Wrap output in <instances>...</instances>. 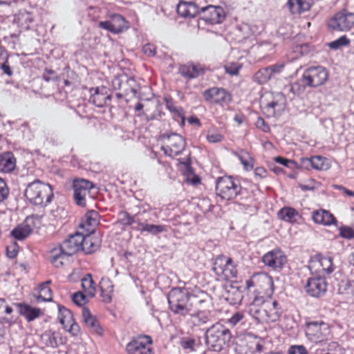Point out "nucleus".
I'll list each match as a JSON object with an SVG mask.
<instances>
[{
    "mask_svg": "<svg viewBox=\"0 0 354 354\" xmlns=\"http://www.w3.org/2000/svg\"><path fill=\"white\" fill-rule=\"evenodd\" d=\"M26 198L34 205L46 207L54 198L52 186L40 180H35L29 183L24 192Z\"/></svg>",
    "mask_w": 354,
    "mask_h": 354,
    "instance_id": "f257e3e1",
    "label": "nucleus"
},
{
    "mask_svg": "<svg viewBox=\"0 0 354 354\" xmlns=\"http://www.w3.org/2000/svg\"><path fill=\"white\" fill-rule=\"evenodd\" d=\"M232 337L230 330L219 323L213 324L205 333V344L208 349L217 353L228 346Z\"/></svg>",
    "mask_w": 354,
    "mask_h": 354,
    "instance_id": "f03ea898",
    "label": "nucleus"
},
{
    "mask_svg": "<svg viewBox=\"0 0 354 354\" xmlns=\"http://www.w3.org/2000/svg\"><path fill=\"white\" fill-rule=\"evenodd\" d=\"M169 310L175 315L186 317L191 314V292L185 287L173 288L167 294Z\"/></svg>",
    "mask_w": 354,
    "mask_h": 354,
    "instance_id": "7ed1b4c3",
    "label": "nucleus"
},
{
    "mask_svg": "<svg viewBox=\"0 0 354 354\" xmlns=\"http://www.w3.org/2000/svg\"><path fill=\"white\" fill-rule=\"evenodd\" d=\"M305 335L311 342L322 344L330 335V325L323 320L306 318L304 324Z\"/></svg>",
    "mask_w": 354,
    "mask_h": 354,
    "instance_id": "20e7f679",
    "label": "nucleus"
},
{
    "mask_svg": "<svg viewBox=\"0 0 354 354\" xmlns=\"http://www.w3.org/2000/svg\"><path fill=\"white\" fill-rule=\"evenodd\" d=\"M242 187L239 180L231 176H224L216 179V194L223 200H232L240 195Z\"/></svg>",
    "mask_w": 354,
    "mask_h": 354,
    "instance_id": "39448f33",
    "label": "nucleus"
},
{
    "mask_svg": "<svg viewBox=\"0 0 354 354\" xmlns=\"http://www.w3.org/2000/svg\"><path fill=\"white\" fill-rule=\"evenodd\" d=\"M328 71L322 66H310L304 70L301 80L308 87L317 88L324 85L328 80Z\"/></svg>",
    "mask_w": 354,
    "mask_h": 354,
    "instance_id": "423d86ee",
    "label": "nucleus"
},
{
    "mask_svg": "<svg viewBox=\"0 0 354 354\" xmlns=\"http://www.w3.org/2000/svg\"><path fill=\"white\" fill-rule=\"evenodd\" d=\"M160 139L164 143L161 150L171 157L180 154L186 145L184 138L176 133H165L160 136Z\"/></svg>",
    "mask_w": 354,
    "mask_h": 354,
    "instance_id": "0eeeda50",
    "label": "nucleus"
},
{
    "mask_svg": "<svg viewBox=\"0 0 354 354\" xmlns=\"http://www.w3.org/2000/svg\"><path fill=\"white\" fill-rule=\"evenodd\" d=\"M353 26L354 12L346 9L336 12L328 22V27L333 31H349Z\"/></svg>",
    "mask_w": 354,
    "mask_h": 354,
    "instance_id": "6e6552de",
    "label": "nucleus"
},
{
    "mask_svg": "<svg viewBox=\"0 0 354 354\" xmlns=\"http://www.w3.org/2000/svg\"><path fill=\"white\" fill-rule=\"evenodd\" d=\"M204 100L210 104L224 106L228 105L232 100V95L224 88L211 87L202 92Z\"/></svg>",
    "mask_w": 354,
    "mask_h": 354,
    "instance_id": "1a4fd4ad",
    "label": "nucleus"
},
{
    "mask_svg": "<svg viewBox=\"0 0 354 354\" xmlns=\"http://www.w3.org/2000/svg\"><path fill=\"white\" fill-rule=\"evenodd\" d=\"M247 288L257 286L259 290L254 291V295L259 292L264 293L270 296L274 291V283L272 278L264 273H258L253 274L252 277L246 281Z\"/></svg>",
    "mask_w": 354,
    "mask_h": 354,
    "instance_id": "9d476101",
    "label": "nucleus"
},
{
    "mask_svg": "<svg viewBox=\"0 0 354 354\" xmlns=\"http://www.w3.org/2000/svg\"><path fill=\"white\" fill-rule=\"evenodd\" d=\"M93 182L84 178H77L73 181V198L80 207H86V196L90 194L91 190L94 187Z\"/></svg>",
    "mask_w": 354,
    "mask_h": 354,
    "instance_id": "9b49d317",
    "label": "nucleus"
},
{
    "mask_svg": "<svg viewBox=\"0 0 354 354\" xmlns=\"http://www.w3.org/2000/svg\"><path fill=\"white\" fill-rule=\"evenodd\" d=\"M213 270L216 275L223 277L226 279L236 278L237 270L231 258H216L213 266Z\"/></svg>",
    "mask_w": 354,
    "mask_h": 354,
    "instance_id": "f8f14e48",
    "label": "nucleus"
},
{
    "mask_svg": "<svg viewBox=\"0 0 354 354\" xmlns=\"http://www.w3.org/2000/svg\"><path fill=\"white\" fill-rule=\"evenodd\" d=\"M264 265L273 270H281L287 262V257L284 252L278 248L266 252L262 257Z\"/></svg>",
    "mask_w": 354,
    "mask_h": 354,
    "instance_id": "ddd939ff",
    "label": "nucleus"
},
{
    "mask_svg": "<svg viewBox=\"0 0 354 354\" xmlns=\"http://www.w3.org/2000/svg\"><path fill=\"white\" fill-rule=\"evenodd\" d=\"M265 298L259 292L254 295L248 306V313L258 322L266 323V308H264Z\"/></svg>",
    "mask_w": 354,
    "mask_h": 354,
    "instance_id": "4468645a",
    "label": "nucleus"
},
{
    "mask_svg": "<svg viewBox=\"0 0 354 354\" xmlns=\"http://www.w3.org/2000/svg\"><path fill=\"white\" fill-rule=\"evenodd\" d=\"M202 19L210 24L222 23L225 19V12L221 6L208 5L201 8Z\"/></svg>",
    "mask_w": 354,
    "mask_h": 354,
    "instance_id": "2eb2a0df",
    "label": "nucleus"
},
{
    "mask_svg": "<svg viewBox=\"0 0 354 354\" xmlns=\"http://www.w3.org/2000/svg\"><path fill=\"white\" fill-rule=\"evenodd\" d=\"M306 292L314 297L323 296L327 290L326 279L322 277H313L308 279L305 286Z\"/></svg>",
    "mask_w": 354,
    "mask_h": 354,
    "instance_id": "dca6fc26",
    "label": "nucleus"
},
{
    "mask_svg": "<svg viewBox=\"0 0 354 354\" xmlns=\"http://www.w3.org/2000/svg\"><path fill=\"white\" fill-rule=\"evenodd\" d=\"M82 242H84V235L82 233L75 232L64 241L60 248L68 256H72L81 250Z\"/></svg>",
    "mask_w": 354,
    "mask_h": 354,
    "instance_id": "f3484780",
    "label": "nucleus"
},
{
    "mask_svg": "<svg viewBox=\"0 0 354 354\" xmlns=\"http://www.w3.org/2000/svg\"><path fill=\"white\" fill-rule=\"evenodd\" d=\"M192 312L200 310H208L211 306V297L204 291H198L196 293L191 292Z\"/></svg>",
    "mask_w": 354,
    "mask_h": 354,
    "instance_id": "a211bd4d",
    "label": "nucleus"
},
{
    "mask_svg": "<svg viewBox=\"0 0 354 354\" xmlns=\"http://www.w3.org/2000/svg\"><path fill=\"white\" fill-rule=\"evenodd\" d=\"M264 308H266V323L278 321L283 313L280 304L272 299H265Z\"/></svg>",
    "mask_w": 354,
    "mask_h": 354,
    "instance_id": "6ab92c4d",
    "label": "nucleus"
},
{
    "mask_svg": "<svg viewBox=\"0 0 354 354\" xmlns=\"http://www.w3.org/2000/svg\"><path fill=\"white\" fill-rule=\"evenodd\" d=\"M207 68L201 64H190L181 65L179 67V73L188 80L197 78L203 75Z\"/></svg>",
    "mask_w": 354,
    "mask_h": 354,
    "instance_id": "aec40b11",
    "label": "nucleus"
},
{
    "mask_svg": "<svg viewBox=\"0 0 354 354\" xmlns=\"http://www.w3.org/2000/svg\"><path fill=\"white\" fill-rule=\"evenodd\" d=\"M91 97L89 101L98 107L107 106L108 102L111 101V95L107 94L106 89L104 87L91 88L90 89Z\"/></svg>",
    "mask_w": 354,
    "mask_h": 354,
    "instance_id": "412c9836",
    "label": "nucleus"
},
{
    "mask_svg": "<svg viewBox=\"0 0 354 354\" xmlns=\"http://www.w3.org/2000/svg\"><path fill=\"white\" fill-rule=\"evenodd\" d=\"M176 11L183 17L194 18L201 15V8L193 1H180L177 6Z\"/></svg>",
    "mask_w": 354,
    "mask_h": 354,
    "instance_id": "4be33fe9",
    "label": "nucleus"
},
{
    "mask_svg": "<svg viewBox=\"0 0 354 354\" xmlns=\"http://www.w3.org/2000/svg\"><path fill=\"white\" fill-rule=\"evenodd\" d=\"M13 305L17 308L19 314L28 322L39 318L42 314L41 309L32 307L26 303H13Z\"/></svg>",
    "mask_w": 354,
    "mask_h": 354,
    "instance_id": "5701e85b",
    "label": "nucleus"
},
{
    "mask_svg": "<svg viewBox=\"0 0 354 354\" xmlns=\"http://www.w3.org/2000/svg\"><path fill=\"white\" fill-rule=\"evenodd\" d=\"M266 350L265 341L259 337L254 336L246 342L243 354H261Z\"/></svg>",
    "mask_w": 354,
    "mask_h": 354,
    "instance_id": "b1692460",
    "label": "nucleus"
},
{
    "mask_svg": "<svg viewBox=\"0 0 354 354\" xmlns=\"http://www.w3.org/2000/svg\"><path fill=\"white\" fill-rule=\"evenodd\" d=\"M285 103V95L282 93L279 92L274 94L272 97V100L267 102L262 108L264 113L268 117H272L275 115L276 109L277 108H282Z\"/></svg>",
    "mask_w": 354,
    "mask_h": 354,
    "instance_id": "393cba45",
    "label": "nucleus"
},
{
    "mask_svg": "<svg viewBox=\"0 0 354 354\" xmlns=\"http://www.w3.org/2000/svg\"><path fill=\"white\" fill-rule=\"evenodd\" d=\"M91 234L84 236V242L82 244L81 250L87 254L97 251L100 248L102 243L100 235L95 234L94 232Z\"/></svg>",
    "mask_w": 354,
    "mask_h": 354,
    "instance_id": "a878e982",
    "label": "nucleus"
},
{
    "mask_svg": "<svg viewBox=\"0 0 354 354\" xmlns=\"http://www.w3.org/2000/svg\"><path fill=\"white\" fill-rule=\"evenodd\" d=\"M41 339L46 346L53 348H57L65 343L64 339L60 334L51 329L46 330L41 335Z\"/></svg>",
    "mask_w": 354,
    "mask_h": 354,
    "instance_id": "bb28decb",
    "label": "nucleus"
},
{
    "mask_svg": "<svg viewBox=\"0 0 354 354\" xmlns=\"http://www.w3.org/2000/svg\"><path fill=\"white\" fill-rule=\"evenodd\" d=\"M135 82L133 77H129L125 74L115 76L112 80V86L115 90H122L125 93L129 91L136 92L131 87V84Z\"/></svg>",
    "mask_w": 354,
    "mask_h": 354,
    "instance_id": "cd10ccee",
    "label": "nucleus"
},
{
    "mask_svg": "<svg viewBox=\"0 0 354 354\" xmlns=\"http://www.w3.org/2000/svg\"><path fill=\"white\" fill-rule=\"evenodd\" d=\"M99 217L100 215L97 212L89 210L82 218L80 226L86 229L88 232L93 233L95 227L99 223Z\"/></svg>",
    "mask_w": 354,
    "mask_h": 354,
    "instance_id": "c85d7f7f",
    "label": "nucleus"
},
{
    "mask_svg": "<svg viewBox=\"0 0 354 354\" xmlns=\"http://www.w3.org/2000/svg\"><path fill=\"white\" fill-rule=\"evenodd\" d=\"M286 6L292 15H299L310 10L312 0H288Z\"/></svg>",
    "mask_w": 354,
    "mask_h": 354,
    "instance_id": "c756f323",
    "label": "nucleus"
},
{
    "mask_svg": "<svg viewBox=\"0 0 354 354\" xmlns=\"http://www.w3.org/2000/svg\"><path fill=\"white\" fill-rule=\"evenodd\" d=\"M16 167V158L10 151L3 152L0 154V171L10 173Z\"/></svg>",
    "mask_w": 354,
    "mask_h": 354,
    "instance_id": "7c9ffc66",
    "label": "nucleus"
},
{
    "mask_svg": "<svg viewBox=\"0 0 354 354\" xmlns=\"http://www.w3.org/2000/svg\"><path fill=\"white\" fill-rule=\"evenodd\" d=\"M144 344H152V339L150 336L140 335L137 338L133 339L126 346V351L128 354H135L142 349Z\"/></svg>",
    "mask_w": 354,
    "mask_h": 354,
    "instance_id": "2f4dec72",
    "label": "nucleus"
},
{
    "mask_svg": "<svg viewBox=\"0 0 354 354\" xmlns=\"http://www.w3.org/2000/svg\"><path fill=\"white\" fill-rule=\"evenodd\" d=\"M82 315L83 322L93 332L97 335L102 334V328L100 326L96 318L92 315L88 308L84 307L82 308Z\"/></svg>",
    "mask_w": 354,
    "mask_h": 354,
    "instance_id": "473e14b6",
    "label": "nucleus"
},
{
    "mask_svg": "<svg viewBox=\"0 0 354 354\" xmlns=\"http://www.w3.org/2000/svg\"><path fill=\"white\" fill-rule=\"evenodd\" d=\"M14 21L24 29L28 30L34 21L32 13L25 10H19L14 17Z\"/></svg>",
    "mask_w": 354,
    "mask_h": 354,
    "instance_id": "72a5a7b5",
    "label": "nucleus"
},
{
    "mask_svg": "<svg viewBox=\"0 0 354 354\" xmlns=\"http://www.w3.org/2000/svg\"><path fill=\"white\" fill-rule=\"evenodd\" d=\"M195 326L204 325L211 320V312L209 310H200L192 312L189 315Z\"/></svg>",
    "mask_w": 354,
    "mask_h": 354,
    "instance_id": "f704fd0d",
    "label": "nucleus"
},
{
    "mask_svg": "<svg viewBox=\"0 0 354 354\" xmlns=\"http://www.w3.org/2000/svg\"><path fill=\"white\" fill-rule=\"evenodd\" d=\"M313 221L319 224L330 225L335 221L334 216L328 211L321 209L313 212Z\"/></svg>",
    "mask_w": 354,
    "mask_h": 354,
    "instance_id": "c9c22d12",
    "label": "nucleus"
},
{
    "mask_svg": "<svg viewBox=\"0 0 354 354\" xmlns=\"http://www.w3.org/2000/svg\"><path fill=\"white\" fill-rule=\"evenodd\" d=\"M32 232V227L27 224L17 225L10 232V236L15 240L23 241Z\"/></svg>",
    "mask_w": 354,
    "mask_h": 354,
    "instance_id": "e433bc0d",
    "label": "nucleus"
},
{
    "mask_svg": "<svg viewBox=\"0 0 354 354\" xmlns=\"http://www.w3.org/2000/svg\"><path fill=\"white\" fill-rule=\"evenodd\" d=\"M101 290V297L104 303L109 304L112 300V292H113V285L109 279H102L100 283Z\"/></svg>",
    "mask_w": 354,
    "mask_h": 354,
    "instance_id": "4c0bfd02",
    "label": "nucleus"
},
{
    "mask_svg": "<svg viewBox=\"0 0 354 354\" xmlns=\"http://www.w3.org/2000/svg\"><path fill=\"white\" fill-rule=\"evenodd\" d=\"M278 216L280 219L284 221L295 223L299 217V212L293 207H284L279 211Z\"/></svg>",
    "mask_w": 354,
    "mask_h": 354,
    "instance_id": "58836bf2",
    "label": "nucleus"
},
{
    "mask_svg": "<svg viewBox=\"0 0 354 354\" xmlns=\"http://www.w3.org/2000/svg\"><path fill=\"white\" fill-rule=\"evenodd\" d=\"M136 230L140 231L141 234L147 232L148 234H151L152 235H156L159 233L166 231L165 226L164 225L148 224L145 222H141V221H140L139 225L136 228Z\"/></svg>",
    "mask_w": 354,
    "mask_h": 354,
    "instance_id": "ea45409f",
    "label": "nucleus"
},
{
    "mask_svg": "<svg viewBox=\"0 0 354 354\" xmlns=\"http://www.w3.org/2000/svg\"><path fill=\"white\" fill-rule=\"evenodd\" d=\"M338 293L344 296L346 299L354 297V281L342 279L338 284Z\"/></svg>",
    "mask_w": 354,
    "mask_h": 354,
    "instance_id": "a19ab883",
    "label": "nucleus"
},
{
    "mask_svg": "<svg viewBox=\"0 0 354 354\" xmlns=\"http://www.w3.org/2000/svg\"><path fill=\"white\" fill-rule=\"evenodd\" d=\"M58 319L59 323L63 325L64 328L66 329L68 324H71L74 321L73 313L66 307L62 305H58Z\"/></svg>",
    "mask_w": 354,
    "mask_h": 354,
    "instance_id": "79ce46f5",
    "label": "nucleus"
},
{
    "mask_svg": "<svg viewBox=\"0 0 354 354\" xmlns=\"http://www.w3.org/2000/svg\"><path fill=\"white\" fill-rule=\"evenodd\" d=\"M110 19L115 30V34L120 33L129 28L128 22L120 14H113L110 16Z\"/></svg>",
    "mask_w": 354,
    "mask_h": 354,
    "instance_id": "37998d69",
    "label": "nucleus"
},
{
    "mask_svg": "<svg viewBox=\"0 0 354 354\" xmlns=\"http://www.w3.org/2000/svg\"><path fill=\"white\" fill-rule=\"evenodd\" d=\"M82 287L88 297H93L96 293L95 282L91 274H86L82 279Z\"/></svg>",
    "mask_w": 354,
    "mask_h": 354,
    "instance_id": "c03bdc74",
    "label": "nucleus"
},
{
    "mask_svg": "<svg viewBox=\"0 0 354 354\" xmlns=\"http://www.w3.org/2000/svg\"><path fill=\"white\" fill-rule=\"evenodd\" d=\"M119 215V222L120 224L124 226H130L133 223H137L138 225L140 221V216L141 215V214L140 212L136 214L133 216H131L127 212L124 211L120 212Z\"/></svg>",
    "mask_w": 354,
    "mask_h": 354,
    "instance_id": "a18cd8bd",
    "label": "nucleus"
},
{
    "mask_svg": "<svg viewBox=\"0 0 354 354\" xmlns=\"http://www.w3.org/2000/svg\"><path fill=\"white\" fill-rule=\"evenodd\" d=\"M66 254L64 253L61 250V248L53 249L51 251L50 262L54 265L55 267L59 268L64 264L65 259L68 258Z\"/></svg>",
    "mask_w": 354,
    "mask_h": 354,
    "instance_id": "49530a36",
    "label": "nucleus"
},
{
    "mask_svg": "<svg viewBox=\"0 0 354 354\" xmlns=\"http://www.w3.org/2000/svg\"><path fill=\"white\" fill-rule=\"evenodd\" d=\"M317 258L323 271H324L326 274H330L334 271L335 266L333 265V259L330 257H324L318 254Z\"/></svg>",
    "mask_w": 354,
    "mask_h": 354,
    "instance_id": "de8ad7c7",
    "label": "nucleus"
},
{
    "mask_svg": "<svg viewBox=\"0 0 354 354\" xmlns=\"http://www.w3.org/2000/svg\"><path fill=\"white\" fill-rule=\"evenodd\" d=\"M268 67L262 68L255 73L254 75V82L263 84L269 81L272 77Z\"/></svg>",
    "mask_w": 354,
    "mask_h": 354,
    "instance_id": "09e8293b",
    "label": "nucleus"
},
{
    "mask_svg": "<svg viewBox=\"0 0 354 354\" xmlns=\"http://www.w3.org/2000/svg\"><path fill=\"white\" fill-rule=\"evenodd\" d=\"M306 87H308V86L302 82L301 77L299 81L292 82L288 86V91L290 93H292L293 95L299 96L304 93Z\"/></svg>",
    "mask_w": 354,
    "mask_h": 354,
    "instance_id": "8fccbe9b",
    "label": "nucleus"
},
{
    "mask_svg": "<svg viewBox=\"0 0 354 354\" xmlns=\"http://www.w3.org/2000/svg\"><path fill=\"white\" fill-rule=\"evenodd\" d=\"M313 169L317 170H326L329 166L327 159L321 156H312Z\"/></svg>",
    "mask_w": 354,
    "mask_h": 354,
    "instance_id": "3c124183",
    "label": "nucleus"
},
{
    "mask_svg": "<svg viewBox=\"0 0 354 354\" xmlns=\"http://www.w3.org/2000/svg\"><path fill=\"white\" fill-rule=\"evenodd\" d=\"M37 301H53V291L49 287L45 285H40L39 295L37 296Z\"/></svg>",
    "mask_w": 354,
    "mask_h": 354,
    "instance_id": "603ef678",
    "label": "nucleus"
},
{
    "mask_svg": "<svg viewBox=\"0 0 354 354\" xmlns=\"http://www.w3.org/2000/svg\"><path fill=\"white\" fill-rule=\"evenodd\" d=\"M165 106L171 113H176L178 116L184 120L183 110L175 106L174 101L171 97H165Z\"/></svg>",
    "mask_w": 354,
    "mask_h": 354,
    "instance_id": "864d4df0",
    "label": "nucleus"
},
{
    "mask_svg": "<svg viewBox=\"0 0 354 354\" xmlns=\"http://www.w3.org/2000/svg\"><path fill=\"white\" fill-rule=\"evenodd\" d=\"M351 40L346 36L342 35L339 38L330 42L328 46L333 50H338L344 46H347L350 44Z\"/></svg>",
    "mask_w": 354,
    "mask_h": 354,
    "instance_id": "5fc2aeb1",
    "label": "nucleus"
},
{
    "mask_svg": "<svg viewBox=\"0 0 354 354\" xmlns=\"http://www.w3.org/2000/svg\"><path fill=\"white\" fill-rule=\"evenodd\" d=\"M242 68V64L239 62H229L224 66L225 72L231 75L236 76Z\"/></svg>",
    "mask_w": 354,
    "mask_h": 354,
    "instance_id": "6e6d98bb",
    "label": "nucleus"
},
{
    "mask_svg": "<svg viewBox=\"0 0 354 354\" xmlns=\"http://www.w3.org/2000/svg\"><path fill=\"white\" fill-rule=\"evenodd\" d=\"M180 346L185 350H189L194 351L196 350V347L198 346L196 344V340L191 337H183L180 340Z\"/></svg>",
    "mask_w": 354,
    "mask_h": 354,
    "instance_id": "4d7b16f0",
    "label": "nucleus"
},
{
    "mask_svg": "<svg viewBox=\"0 0 354 354\" xmlns=\"http://www.w3.org/2000/svg\"><path fill=\"white\" fill-rule=\"evenodd\" d=\"M324 354H344V349L336 342H330L327 346V352Z\"/></svg>",
    "mask_w": 354,
    "mask_h": 354,
    "instance_id": "13d9d810",
    "label": "nucleus"
},
{
    "mask_svg": "<svg viewBox=\"0 0 354 354\" xmlns=\"http://www.w3.org/2000/svg\"><path fill=\"white\" fill-rule=\"evenodd\" d=\"M274 160L288 168L295 169L297 168V163L293 160H290L282 156H277L274 158Z\"/></svg>",
    "mask_w": 354,
    "mask_h": 354,
    "instance_id": "bf43d9fd",
    "label": "nucleus"
},
{
    "mask_svg": "<svg viewBox=\"0 0 354 354\" xmlns=\"http://www.w3.org/2000/svg\"><path fill=\"white\" fill-rule=\"evenodd\" d=\"M287 354H309V353L304 345L294 344L288 347Z\"/></svg>",
    "mask_w": 354,
    "mask_h": 354,
    "instance_id": "052dcab7",
    "label": "nucleus"
},
{
    "mask_svg": "<svg viewBox=\"0 0 354 354\" xmlns=\"http://www.w3.org/2000/svg\"><path fill=\"white\" fill-rule=\"evenodd\" d=\"M10 193L9 188L6 181L0 178V203L4 201L8 196Z\"/></svg>",
    "mask_w": 354,
    "mask_h": 354,
    "instance_id": "680f3d73",
    "label": "nucleus"
},
{
    "mask_svg": "<svg viewBox=\"0 0 354 354\" xmlns=\"http://www.w3.org/2000/svg\"><path fill=\"white\" fill-rule=\"evenodd\" d=\"M285 64L283 62H278L272 66H268V70L272 77H274L276 75L280 74L284 69Z\"/></svg>",
    "mask_w": 354,
    "mask_h": 354,
    "instance_id": "e2e57ef3",
    "label": "nucleus"
},
{
    "mask_svg": "<svg viewBox=\"0 0 354 354\" xmlns=\"http://www.w3.org/2000/svg\"><path fill=\"white\" fill-rule=\"evenodd\" d=\"M297 168L310 170L313 169L312 157L311 158H301L299 162H297Z\"/></svg>",
    "mask_w": 354,
    "mask_h": 354,
    "instance_id": "0e129e2a",
    "label": "nucleus"
},
{
    "mask_svg": "<svg viewBox=\"0 0 354 354\" xmlns=\"http://www.w3.org/2000/svg\"><path fill=\"white\" fill-rule=\"evenodd\" d=\"M72 300L76 305L82 306L86 302V296L82 292H77L73 295Z\"/></svg>",
    "mask_w": 354,
    "mask_h": 354,
    "instance_id": "69168bd1",
    "label": "nucleus"
},
{
    "mask_svg": "<svg viewBox=\"0 0 354 354\" xmlns=\"http://www.w3.org/2000/svg\"><path fill=\"white\" fill-rule=\"evenodd\" d=\"M339 234L340 236L343 238L347 239H354V230L347 226L342 227L339 229Z\"/></svg>",
    "mask_w": 354,
    "mask_h": 354,
    "instance_id": "338daca9",
    "label": "nucleus"
},
{
    "mask_svg": "<svg viewBox=\"0 0 354 354\" xmlns=\"http://www.w3.org/2000/svg\"><path fill=\"white\" fill-rule=\"evenodd\" d=\"M142 51L148 57H153L156 54V48L153 44H146L142 47Z\"/></svg>",
    "mask_w": 354,
    "mask_h": 354,
    "instance_id": "774afa93",
    "label": "nucleus"
}]
</instances>
